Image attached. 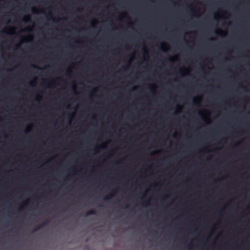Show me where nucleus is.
<instances>
[{"label": "nucleus", "mask_w": 250, "mask_h": 250, "mask_svg": "<svg viewBox=\"0 0 250 250\" xmlns=\"http://www.w3.org/2000/svg\"><path fill=\"white\" fill-rule=\"evenodd\" d=\"M47 223H48L47 221H45V222H43L41 224L39 225L38 227H37L36 228H34L33 229V232H36V231H38V230L41 229L43 227H44L45 226H46Z\"/></svg>", "instance_id": "nucleus-1"}, {"label": "nucleus", "mask_w": 250, "mask_h": 250, "mask_svg": "<svg viewBox=\"0 0 250 250\" xmlns=\"http://www.w3.org/2000/svg\"><path fill=\"white\" fill-rule=\"evenodd\" d=\"M96 214L95 210L93 209L89 210V211H87L85 213V216H89L91 215H95Z\"/></svg>", "instance_id": "nucleus-2"}, {"label": "nucleus", "mask_w": 250, "mask_h": 250, "mask_svg": "<svg viewBox=\"0 0 250 250\" xmlns=\"http://www.w3.org/2000/svg\"><path fill=\"white\" fill-rule=\"evenodd\" d=\"M113 196V195L111 194H108L107 196H106L105 197H104V200H109Z\"/></svg>", "instance_id": "nucleus-3"}, {"label": "nucleus", "mask_w": 250, "mask_h": 250, "mask_svg": "<svg viewBox=\"0 0 250 250\" xmlns=\"http://www.w3.org/2000/svg\"><path fill=\"white\" fill-rule=\"evenodd\" d=\"M29 18V17L28 16H26L25 17H24L23 19H22V21L24 22H27V20Z\"/></svg>", "instance_id": "nucleus-4"}, {"label": "nucleus", "mask_w": 250, "mask_h": 250, "mask_svg": "<svg viewBox=\"0 0 250 250\" xmlns=\"http://www.w3.org/2000/svg\"><path fill=\"white\" fill-rule=\"evenodd\" d=\"M66 73L67 74H69L70 73V71L69 70H67Z\"/></svg>", "instance_id": "nucleus-5"}, {"label": "nucleus", "mask_w": 250, "mask_h": 250, "mask_svg": "<svg viewBox=\"0 0 250 250\" xmlns=\"http://www.w3.org/2000/svg\"><path fill=\"white\" fill-rule=\"evenodd\" d=\"M215 34H216V35H219V34H219V32H218V31H216V32H215Z\"/></svg>", "instance_id": "nucleus-6"}, {"label": "nucleus", "mask_w": 250, "mask_h": 250, "mask_svg": "<svg viewBox=\"0 0 250 250\" xmlns=\"http://www.w3.org/2000/svg\"><path fill=\"white\" fill-rule=\"evenodd\" d=\"M125 208H128V205H126V206H125Z\"/></svg>", "instance_id": "nucleus-7"}, {"label": "nucleus", "mask_w": 250, "mask_h": 250, "mask_svg": "<svg viewBox=\"0 0 250 250\" xmlns=\"http://www.w3.org/2000/svg\"><path fill=\"white\" fill-rule=\"evenodd\" d=\"M33 67H37V68H40L39 67H38L37 66H34V65L33 66Z\"/></svg>", "instance_id": "nucleus-8"}, {"label": "nucleus", "mask_w": 250, "mask_h": 250, "mask_svg": "<svg viewBox=\"0 0 250 250\" xmlns=\"http://www.w3.org/2000/svg\"><path fill=\"white\" fill-rule=\"evenodd\" d=\"M72 89H73L74 90H75V87H72Z\"/></svg>", "instance_id": "nucleus-9"}, {"label": "nucleus", "mask_w": 250, "mask_h": 250, "mask_svg": "<svg viewBox=\"0 0 250 250\" xmlns=\"http://www.w3.org/2000/svg\"><path fill=\"white\" fill-rule=\"evenodd\" d=\"M169 61H170V62H172V60L170 59V60H169Z\"/></svg>", "instance_id": "nucleus-10"}, {"label": "nucleus", "mask_w": 250, "mask_h": 250, "mask_svg": "<svg viewBox=\"0 0 250 250\" xmlns=\"http://www.w3.org/2000/svg\"><path fill=\"white\" fill-rule=\"evenodd\" d=\"M0 120H1V118H0Z\"/></svg>", "instance_id": "nucleus-11"}]
</instances>
